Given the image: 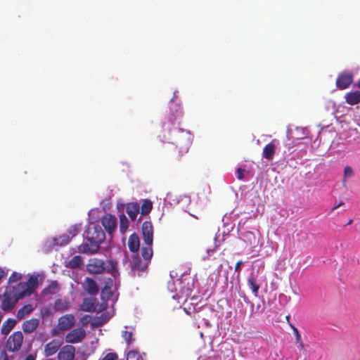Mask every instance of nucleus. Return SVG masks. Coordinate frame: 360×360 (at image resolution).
<instances>
[{"label":"nucleus","mask_w":360,"mask_h":360,"mask_svg":"<svg viewBox=\"0 0 360 360\" xmlns=\"http://www.w3.org/2000/svg\"><path fill=\"white\" fill-rule=\"evenodd\" d=\"M90 319H91V316L89 315H85L82 318L81 321L82 322V323L84 325H85L89 322Z\"/></svg>","instance_id":"ea45409f"},{"label":"nucleus","mask_w":360,"mask_h":360,"mask_svg":"<svg viewBox=\"0 0 360 360\" xmlns=\"http://www.w3.org/2000/svg\"><path fill=\"white\" fill-rule=\"evenodd\" d=\"M176 121H177L176 117L174 118V120L170 118L168 122L164 123V127L168 129L172 134V137L169 140L172 141L174 152L178 150V155H175L178 159L188 151L191 141L189 132L179 127H175Z\"/></svg>","instance_id":"f257e3e1"},{"label":"nucleus","mask_w":360,"mask_h":360,"mask_svg":"<svg viewBox=\"0 0 360 360\" xmlns=\"http://www.w3.org/2000/svg\"><path fill=\"white\" fill-rule=\"evenodd\" d=\"M113 281L112 278H108L105 282V287L101 290V297L104 298V295H107V298H109L110 295H112L111 288L112 286Z\"/></svg>","instance_id":"c756f323"},{"label":"nucleus","mask_w":360,"mask_h":360,"mask_svg":"<svg viewBox=\"0 0 360 360\" xmlns=\"http://www.w3.org/2000/svg\"><path fill=\"white\" fill-rule=\"evenodd\" d=\"M143 240L145 244L153 245V227L150 221H146L141 227Z\"/></svg>","instance_id":"1a4fd4ad"},{"label":"nucleus","mask_w":360,"mask_h":360,"mask_svg":"<svg viewBox=\"0 0 360 360\" xmlns=\"http://www.w3.org/2000/svg\"><path fill=\"white\" fill-rule=\"evenodd\" d=\"M245 169L242 168H238L236 171L237 178L238 180H243L244 179Z\"/></svg>","instance_id":"4c0bfd02"},{"label":"nucleus","mask_w":360,"mask_h":360,"mask_svg":"<svg viewBox=\"0 0 360 360\" xmlns=\"http://www.w3.org/2000/svg\"><path fill=\"white\" fill-rule=\"evenodd\" d=\"M75 347L70 345L63 346L58 354V360H74Z\"/></svg>","instance_id":"9b49d317"},{"label":"nucleus","mask_w":360,"mask_h":360,"mask_svg":"<svg viewBox=\"0 0 360 360\" xmlns=\"http://www.w3.org/2000/svg\"><path fill=\"white\" fill-rule=\"evenodd\" d=\"M295 334L296 335V333H299L297 328L296 327H295L294 326H291Z\"/></svg>","instance_id":"09e8293b"},{"label":"nucleus","mask_w":360,"mask_h":360,"mask_svg":"<svg viewBox=\"0 0 360 360\" xmlns=\"http://www.w3.org/2000/svg\"><path fill=\"white\" fill-rule=\"evenodd\" d=\"M242 240L250 248L255 247L257 239L255 235L251 231H246L242 235Z\"/></svg>","instance_id":"5701e85b"},{"label":"nucleus","mask_w":360,"mask_h":360,"mask_svg":"<svg viewBox=\"0 0 360 360\" xmlns=\"http://www.w3.org/2000/svg\"><path fill=\"white\" fill-rule=\"evenodd\" d=\"M96 299L85 298L81 304V309L84 311H94L96 310Z\"/></svg>","instance_id":"4be33fe9"},{"label":"nucleus","mask_w":360,"mask_h":360,"mask_svg":"<svg viewBox=\"0 0 360 360\" xmlns=\"http://www.w3.org/2000/svg\"><path fill=\"white\" fill-rule=\"evenodd\" d=\"M16 321L13 319H8L6 320L1 326V332L3 335H8L11 330L15 327Z\"/></svg>","instance_id":"b1692460"},{"label":"nucleus","mask_w":360,"mask_h":360,"mask_svg":"<svg viewBox=\"0 0 360 360\" xmlns=\"http://www.w3.org/2000/svg\"><path fill=\"white\" fill-rule=\"evenodd\" d=\"M75 323V316L72 314H65L58 320V328L60 330H67L71 328Z\"/></svg>","instance_id":"f8f14e48"},{"label":"nucleus","mask_w":360,"mask_h":360,"mask_svg":"<svg viewBox=\"0 0 360 360\" xmlns=\"http://www.w3.org/2000/svg\"><path fill=\"white\" fill-rule=\"evenodd\" d=\"M100 246L92 242L84 243L78 246V252L82 254L92 255L96 253Z\"/></svg>","instance_id":"ddd939ff"},{"label":"nucleus","mask_w":360,"mask_h":360,"mask_svg":"<svg viewBox=\"0 0 360 360\" xmlns=\"http://www.w3.org/2000/svg\"><path fill=\"white\" fill-rule=\"evenodd\" d=\"M297 343L299 344V348H300V349H301V350H302V349H304V343H303V342H302V341H301V342H297Z\"/></svg>","instance_id":"49530a36"},{"label":"nucleus","mask_w":360,"mask_h":360,"mask_svg":"<svg viewBox=\"0 0 360 360\" xmlns=\"http://www.w3.org/2000/svg\"><path fill=\"white\" fill-rule=\"evenodd\" d=\"M276 139L272 140L270 143L264 146L263 148V157L268 160H272L276 151Z\"/></svg>","instance_id":"f3484780"},{"label":"nucleus","mask_w":360,"mask_h":360,"mask_svg":"<svg viewBox=\"0 0 360 360\" xmlns=\"http://www.w3.org/2000/svg\"><path fill=\"white\" fill-rule=\"evenodd\" d=\"M295 340H296L297 342H299L302 341L301 336H300L299 333H296V335H295Z\"/></svg>","instance_id":"c03bdc74"},{"label":"nucleus","mask_w":360,"mask_h":360,"mask_svg":"<svg viewBox=\"0 0 360 360\" xmlns=\"http://www.w3.org/2000/svg\"><path fill=\"white\" fill-rule=\"evenodd\" d=\"M345 176H352L353 175V171L350 167H345L344 169Z\"/></svg>","instance_id":"58836bf2"},{"label":"nucleus","mask_w":360,"mask_h":360,"mask_svg":"<svg viewBox=\"0 0 360 360\" xmlns=\"http://www.w3.org/2000/svg\"><path fill=\"white\" fill-rule=\"evenodd\" d=\"M16 285L17 287H19L20 285H23L25 290V296L26 295H30L32 292L33 290L37 287L38 279L37 277L32 276L28 279V281L27 283L20 282L18 283Z\"/></svg>","instance_id":"2eb2a0df"},{"label":"nucleus","mask_w":360,"mask_h":360,"mask_svg":"<svg viewBox=\"0 0 360 360\" xmlns=\"http://www.w3.org/2000/svg\"><path fill=\"white\" fill-rule=\"evenodd\" d=\"M118 356L116 353H108L101 360H116Z\"/></svg>","instance_id":"c9c22d12"},{"label":"nucleus","mask_w":360,"mask_h":360,"mask_svg":"<svg viewBox=\"0 0 360 360\" xmlns=\"http://www.w3.org/2000/svg\"><path fill=\"white\" fill-rule=\"evenodd\" d=\"M73 229H74V233H73L72 236H75L76 234V233L77 232L78 229L77 227H74Z\"/></svg>","instance_id":"8fccbe9b"},{"label":"nucleus","mask_w":360,"mask_h":360,"mask_svg":"<svg viewBox=\"0 0 360 360\" xmlns=\"http://www.w3.org/2000/svg\"><path fill=\"white\" fill-rule=\"evenodd\" d=\"M0 360H9V357L6 352H1L0 354Z\"/></svg>","instance_id":"79ce46f5"},{"label":"nucleus","mask_w":360,"mask_h":360,"mask_svg":"<svg viewBox=\"0 0 360 360\" xmlns=\"http://www.w3.org/2000/svg\"><path fill=\"white\" fill-rule=\"evenodd\" d=\"M23 285H9L3 295H0V308L4 311H10L15 307L20 299L25 297Z\"/></svg>","instance_id":"f03ea898"},{"label":"nucleus","mask_w":360,"mask_h":360,"mask_svg":"<svg viewBox=\"0 0 360 360\" xmlns=\"http://www.w3.org/2000/svg\"><path fill=\"white\" fill-rule=\"evenodd\" d=\"M62 342L57 339H53L44 347V354L46 356H50L55 354L60 348Z\"/></svg>","instance_id":"4468645a"},{"label":"nucleus","mask_w":360,"mask_h":360,"mask_svg":"<svg viewBox=\"0 0 360 360\" xmlns=\"http://www.w3.org/2000/svg\"><path fill=\"white\" fill-rule=\"evenodd\" d=\"M357 86L359 88H360V79H359L358 82H357Z\"/></svg>","instance_id":"3c124183"},{"label":"nucleus","mask_w":360,"mask_h":360,"mask_svg":"<svg viewBox=\"0 0 360 360\" xmlns=\"http://www.w3.org/2000/svg\"><path fill=\"white\" fill-rule=\"evenodd\" d=\"M244 262L241 260L238 261L236 262V265H235V271L236 272H238V277L240 276V271H241V266L243 265Z\"/></svg>","instance_id":"e433bc0d"},{"label":"nucleus","mask_w":360,"mask_h":360,"mask_svg":"<svg viewBox=\"0 0 360 360\" xmlns=\"http://www.w3.org/2000/svg\"><path fill=\"white\" fill-rule=\"evenodd\" d=\"M345 101L347 104L354 105L360 103V91L356 90L349 91L345 95Z\"/></svg>","instance_id":"a211bd4d"},{"label":"nucleus","mask_w":360,"mask_h":360,"mask_svg":"<svg viewBox=\"0 0 360 360\" xmlns=\"http://www.w3.org/2000/svg\"><path fill=\"white\" fill-rule=\"evenodd\" d=\"M25 360H35V356L32 354H29L26 356Z\"/></svg>","instance_id":"37998d69"},{"label":"nucleus","mask_w":360,"mask_h":360,"mask_svg":"<svg viewBox=\"0 0 360 360\" xmlns=\"http://www.w3.org/2000/svg\"><path fill=\"white\" fill-rule=\"evenodd\" d=\"M248 285L251 288L252 293L255 297L258 295L259 289L260 288V285L259 283H257V280L255 277V275L253 273H252L248 279Z\"/></svg>","instance_id":"393cba45"},{"label":"nucleus","mask_w":360,"mask_h":360,"mask_svg":"<svg viewBox=\"0 0 360 360\" xmlns=\"http://www.w3.org/2000/svg\"><path fill=\"white\" fill-rule=\"evenodd\" d=\"M127 360H143V357L139 352L130 351L127 354Z\"/></svg>","instance_id":"2f4dec72"},{"label":"nucleus","mask_w":360,"mask_h":360,"mask_svg":"<svg viewBox=\"0 0 360 360\" xmlns=\"http://www.w3.org/2000/svg\"><path fill=\"white\" fill-rule=\"evenodd\" d=\"M101 222L105 230L108 234H112L117 228V220L115 216L111 214H105L101 219Z\"/></svg>","instance_id":"423d86ee"},{"label":"nucleus","mask_w":360,"mask_h":360,"mask_svg":"<svg viewBox=\"0 0 360 360\" xmlns=\"http://www.w3.org/2000/svg\"><path fill=\"white\" fill-rule=\"evenodd\" d=\"M85 336L86 332L83 328H75L67 333L65 342L72 344L80 342L84 339Z\"/></svg>","instance_id":"0eeeda50"},{"label":"nucleus","mask_w":360,"mask_h":360,"mask_svg":"<svg viewBox=\"0 0 360 360\" xmlns=\"http://www.w3.org/2000/svg\"><path fill=\"white\" fill-rule=\"evenodd\" d=\"M83 288L85 291L91 295H95L98 292V288L96 281L89 277L84 279Z\"/></svg>","instance_id":"dca6fc26"},{"label":"nucleus","mask_w":360,"mask_h":360,"mask_svg":"<svg viewBox=\"0 0 360 360\" xmlns=\"http://www.w3.org/2000/svg\"><path fill=\"white\" fill-rule=\"evenodd\" d=\"M33 311V307L31 304H27L23 306L22 308L18 309L16 316L18 320H21L25 317V316L30 314Z\"/></svg>","instance_id":"a878e982"},{"label":"nucleus","mask_w":360,"mask_h":360,"mask_svg":"<svg viewBox=\"0 0 360 360\" xmlns=\"http://www.w3.org/2000/svg\"><path fill=\"white\" fill-rule=\"evenodd\" d=\"M86 269L89 273L92 274H99L106 271L110 274L115 279L118 274L117 263L111 259L107 260L105 262L103 260L98 258H91L89 260Z\"/></svg>","instance_id":"7ed1b4c3"},{"label":"nucleus","mask_w":360,"mask_h":360,"mask_svg":"<svg viewBox=\"0 0 360 360\" xmlns=\"http://www.w3.org/2000/svg\"><path fill=\"white\" fill-rule=\"evenodd\" d=\"M38 326L39 320L37 319H31L22 323V330L25 333H31L37 328Z\"/></svg>","instance_id":"6ab92c4d"},{"label":"nucleus","mask_w":360,"mask_h":360,"mask_svg":"<svg viewBox=\"0 0 360 360\" xmlns=\"http://www.w3.org/2000/svg\"><path fill=\"white\" fill-rule=\"evenodd\" d=\"M353 82V75L350 72H342L339 74L336 79V86L339 89L348 88Z\"/></svg>","instance_id":"9d476101"},{"label":"nucleus","mask_w":360,"mask_h":360,"mask_svg":"<svg viewBox=\"0 0 360 360\" xmlns=\"http://www.w3.org/2000/svg\"><path fill=\"white\" fill-rule=\"evenodd\" d=\"M141 256L143 259L148 262L153 256L152 245L145 244L141 248Z\"/></svg>","instance_id":"cd10ccee"},{"label":"nucleus","mask_w":360,"mask_h":360,"mask_svg":"<svg viewBox=\"0 0 360 360\" xmlns=\"http://www.w3.org/2000/svg\"><path fill=\"white\" fill-rule=\"evenodd\" d=\"M58 288V283L56 281L52 282L47 288H46L43 292L44 294H54Z\"/></svg>","instance_id":"473e14b6"},{"label":"nucleus","mask_w":360,"mask_h":360,"mask_svg":"<svg viewBox=\"0 0 360 360\" xmlns=\"http://www.w3.org/2000/svg\"><path fill=\"white\" fill-rule=\"evenodd\" d=\"M132 335L133 334L130 331L124 330L122 332V337L128 345H131V342L134 341Z\"/></svg>","instance_id":"72a5a7b5"},{"label":"nucleus","mask_w":360,"mask_h":360,"mask_svg":"<svg viewBox=\"0 0 360 360\" xmlns=\"http://www.w3.org/2000/svg\"><path fill=\"white\" fill-rule=\"evenodd\" d=\"M128 229V219L124 214L120 216V230L122 233H124Z\"/></svg>","instance_id":"7c9ffc66"},{"label":"nucleus","mask_w":360,"mask_h":360,"mask_svg":"<svg viewBox=\"0 0 360 360\" xmlns=\"http://www.w3.org/2000/svg\"><path fill=\"white\" fill-rule=\"evenodd\" d=\"M22 278V276L20 274L17 272H13L11 276L9 277L8 283H12L20 281Z\"/></svg>","instance_id":"f704fd0d"},{"label":"nucleus","mask_w":360,"mask_h":360,"mask_svg":"<svg viewBox=\"0 0 360 360\" xmlns=\"http://www.w3.org/2000/svg\"><path fill=\"white\" fill-rule=\"evenodd\" d=\"M4 271L0 267V280L4 276Z\"/></svg>","instance_id":"a18cd8bd"},{"label":"nucleus","mask_w":360,"mask_h":360,"mask_svg":"<svg viewBox=\"0 0 360 360\" xmlns=\"http://www.w3.org/2000/svg\"><path fill=\"white\" fill-rule=\"evenodd\" d=\"M140 211V205L138 202L129 203L126 207V212L131 220H134Z\"/></svg>","instance_id":"aec40b11"},{"label":"nucleus","mask_w":360,"mask_h":360,"mask_svg":"<svg viewBox=\"0 0 360 360\" xmlns=\"http://www.w3.org/2000/svg\"><path fill=\"white\" fill-rule=\"evenodd\" d=\"M148 265V262L141 259L139 255H134L131 261V271L134 274L139 275L141 272L144 271Z\"/></svg>","instance_id":"6e6552de"},{"label":"nucleus","mask_w":360,"mask_h":360,"mask_svg":"<svg viewBox=\"0 0 360 360\" xmlns=\"http://www.w3.org/2000/svg\"><path fill=\"white\" fill-rule=\"evenodd\" d=\"M71 238L72 237H70L69 236H66V235L60 237L61 243H68V242H69Z\"/></svg>","instance_id":"a19ab883"},{"label":"nucleus","mask_w":360,"mask_h":360,"mask_svg":"<svg viewBox=\"0 0 360 360\" xmlns=\"http://www.w3.org/2000/svg\"><path fill=\"white\" fill-rule=\"evenodd\" d=\"M342 205V202H340L338 203V205H335L333 208H332V210H334L335 209H337L338 207H339L340 205Z\"/></svg>","instance_id":"de8ad7c7"},{"label":"nucleus","mask_w":360,"mask_h":360,"mask_svg":"<svg viewBox=\"0 0 360 360\" xmlns=\"http://www.w3.org/2000/svg\"><path fill=\"white\" fill-rule=\"evenodd\" d=\"M128 247L131 252H136L140 248L139 237L136 233L131 234L128 240Z\"/></svg>","instance_id":"412c9836"},{"label":"nucleus","mask_w":360,"mask_h":360,"mask_svg":"<svg viewBox=\"0 0 360 360\" xmlns=\"http://www.w3.org/2000/svg\"><path fill=\"white\" fill-rule=\"evenodd\" d=\"M141 213L143 215L149 214L153 209V204L150 200H144L141 207Z\"/></svg>","instance_id":"c85d7f7f"},{"label":"nucleus","mask_w":360,"mask_h":360,"mask_svg":"<svg viewBox=\"0 0 360 360\" xmlns=\"http://www.w3.org/2000/svg\"><path fill=\"white\" fill-rule=\"evenodd\" d=\"M82 264L83 261L81 256L76 255L73 257L70 261H68L65 266L70 269H77L80 267Z\"/></svg>","instance_id":"bb28decb"},{"label":"nucleus","mask_w":360,"mask_h":360,"mask_svg":"<svg viewBox=\"0 0 360 360\" xmlns=\"http://www.w3.org/2000/svg\"><path fill=\"white\" fill-rule=\"evenodd\" d=\"M23 338L21 331L14 332L9 336L6 342L7 349L13 352L20 350L22 345Z\"/></svg>","instance_id":"39448f33"},{"label":"nucleus","mask_w":360,"mask_h":360,"mask_svg":"<svg viewBox=\"0 0 360 360\" xmlns=\"http://www.w3.org/2000/svg\"><path fill=\"white\" fill-rule=\"evenodd\" d=\"M85 232L86 240L89 242L93 241L99 246L105 239V232L99 225H90Z\"/></svg>","instance_id":"20e7f679"},{"label":"nucleus","mask_w":360,"mask_h":360,"mask_svg":"<svg viewBox=\"0 0 360 360\" xmlns=\"http://www.w3.org/2000/svg\"><path fill=\"white\" fill-rule=\"evenodd\" d=\"M352 222V219H350V220L348 221L347 224H350Z\"/></svg>","instance_id":"603ef678"}]
</instances>
